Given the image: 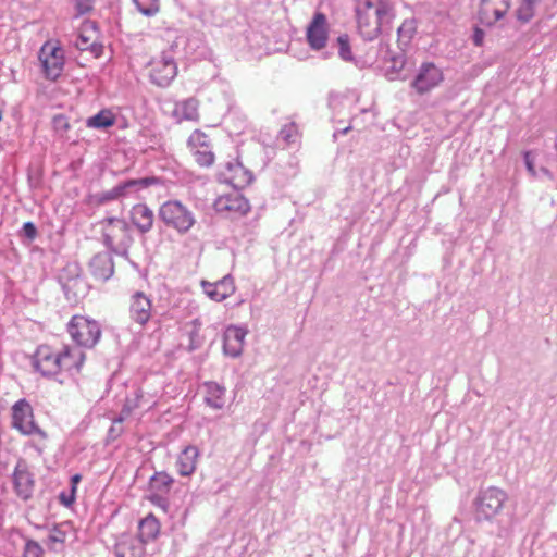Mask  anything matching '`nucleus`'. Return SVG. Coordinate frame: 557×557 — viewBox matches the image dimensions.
Segmentation results:
<instances>
[{"label":"nucleus","instance_id":"21","mask_svg":"<svg viewBox=\"0 0 557 557\" xmlns=\"http://www.w3.org/2000/svg\"><path fill=\"white\" fill-rule=\"evenodd\" d=\"M246 331L237 326H228L224 333L223 349L231 357L242 354Z\"/></svg>","mask_w":557,"mask_h":557},{"label":"nucleus","instance_id":"6","mask_svg":"<svg viewBox=\"0 0 557 557\" xmlns=\"http://www.w3.org/2000/svg\"><path fill=\"white\" fill-rule=\"evenodd\" d=\"M12 428L23 435H38L47 440V433L35 421L34 410L26 399H20L12 406Z\"/></svg>","mask_w":557,"mask_h":557},{"label":"nucleus","instance_id":"5","mask_svg":"<svg viewBox=\"0 0 557 557\" xmlns=\"http://www.w3.org/2000/svg\"><path fill=\"white\" fill-rule=\"evenodd\" d=\"M214 210L226 218H240L250 211V203L238 188L221 193L213 202Z\"/></svg>","mask_w":557,"mask_h":557},{"label":"nucleus","instance_id":"33","mask_svg":"<svg viewBox=\"0 0 557 557\" xmlns=\"http://www.w3.org/2000/svg\"><path fill=\"white\" fill-rule=\"evenodd\" d=\"M188 147L190 148V150H195L198 148H208V136L199 129L194 131L188 138Z\"/></svg>","mask_w":557,"mask_h":557},{"label":"nucleus","instance_id":"43","mask_svg":"<svg viewBox=\"0 0 557 557\" xmlns=\"http://www.w3.org/2000/svg\"><path fill=\"white\" fill-rule=\"evenodd\" d=\"M81 480V475L76 474L72 478V482L75 485Z\"/></svg>","mask_w":557,"mask_h":557},{"label":"nucleus","instance_id":"42","mask_svg":"<svg viewBox=\"0 0 557 557\" xmlns=\"http://www.w3.org/2000/svg\"><path fill=\"white\" fill-rule=\"evenodd\" d=\"M148 499L154 504L156 506L161 507L163 510H166V502L163 497L158 495V493L151 494Z\"/></svg>","mask_w":557,"mask_h":557},{"label":"nucleus","instance_id":"13","mask_svg":"<svg viewBox=\"0 0 557 557\" xmlns=\"http://www.w3.org/2000/svg\"><path fill=\"white\" fill-rule=\"evenodd\" d=\"M13 490L18 498L28 500L35 490L34 474L25 460H18L12 473Z\"/></svg>","mask_w":557,"mask_h":557},{"label":"nucleus","instance_id":"45","mask_svg":"<svg viewBox=\"0 0 557 557\" xmlns=\"http://www.w3.org/2000/svg\"><path fill=\"white\" fill-rule=\"evenodd\" d=\"M3 119V114H2V111L0 110V122L2 121Z\"/></svg>","mask_w":557,"mask_h":557},{"label":"nucleus","instance_id":"28","mask_svg":"<svg viewBox=\"0 0 557 557\" xmlns=\"http://www.w3.org/2000/svg\"><path fill=\"white\" fill-rule=\"evenodd\" d=\"M206 403L214 409L223 408L225 404V389L216 383H207Z\"/></svg>","mask_w":557,"mask_h":557},{"label":"nucleus","instance_id":"3","mask_svg":"<svg viewBox=\"0 0 557 557\" xmlns=\"http://www.w3.org/2000/svg\"><path fill=\"white\" fill-rule=\"evenodd\" d=\"M160 220L168 226L183 235L196 224V218L187 206L178 200H168L159 209Z\"/></svg>","mask_w":557,"mask_h":557},{"label":"nucleus","instance_id":"10","mask_svg":"<svg viewBox=\"0 0 557 557\" xmlns=\"http://www.w3.org/2000/svg\"><path fill=\"white\" fill-rule=\"evenodd\" d=\"M511 8V0H481L478 20L485 27H493L503 22Z\"/></svg>","mask_w":557,"mask_h":557},{"label":"nucleus","instance_id":"37","mask_svg":"<svg viewBox=\"0 0 557 557\" xmlns=\"http://www.w3.org/2000/svg\"><path fill=\"white\" fill-rule=\"evenodd\" d=\"M413 32L414 28L412 23L407 21L404 22L398 28V40H404V42L407 44L411 39Z\"/></svg>","mask_w":557,"mask_h":557},{"label":"nucleus","instance_id":"7","mask_svg":"<svg viewBox=\"0 0 557 557\" xmlns=\"http://www.w3.org/2000/svg\"><path fill=\"white\" fill-rule=\"evenodd\" d=\"M39 61L48 79H57L64 69V51L57 40H48L39 51Z\"/></svg>","mask_w":557,"mask_h":557},{"label":"nucleus","instance_id":"41","mask_svg":"<svg viewBox=\"0 0 557 557\" xmlns=\"http://www.w3.org/2000/svg\"><path fill=\"white\" fill-rule=\"evenodd\" d=\"M23 232L29 239H34L37 236V228L32 222H26L23 225Z\"/></svg>","mask_w":557,"mask_h":557},{"label":"nucleus","instance_id":"39","mask_svg":"<svg viewBox=\"0 0 557 557\" xmlns=\"http://www.w3.org/2000/svg\"><path fill=\"white\" fill-rule=\"evenodd\" d=\"M42 549L36 542L29 541L24 548L23 557H41Z\"/></svg>","mask_w":557,"mask_h":557},{"label":"nucleus","instance_id":"11","mask_svg":"<svg viewBox=\"0 0 557 557\" xmlns=\"http://www.w3.org/2000/svg\"><path fill=\"white\" fill-rule=\"evenodd\" d=\"M444 79V75L441 69H438L434 63L426 62L423 63L417 76L411 82V87L419 94L423 95L435 87H437Z\"/></svg>","mask_w":557,"mask_h":557},{"label":"nucleus","instance_id":"20","mask_svg":"<svg viewBox=\"0 0 557 557\" xmlns=\"http://www.w3.org/2000/svg\"><path fill=\"white\" fill-rule=\"evenodd\" d=\"M129 220L140 233H147L152 228L154 214L147 205L136 203L129 210Z\"/></svg>","mask_w":557,"mask_h":557},{"label":"nucleus","instance_id":"22","mask_svg":"<svg viewBox=\"0 0 557 557\" xmlns=\"http://www.w3.org/2000/svg\"><path fill=\"white\" fill-rule=\"evenodd\" d=\"M199 457V450L196 446L189 445L185 447L176 459V468L177 472L182 476H189L191 475L197 467Z\"/></svg>","mask_w":557,"mask_h":557},{"label":"nucleus","instance_id":"2","mask_svg":"<svg viewBox=\"0 0 557 557\" xmlns=\"http://www.w3.org/2000/svg\"><path fill=\"white\" fill-rule=\"evenodd\" d=\"M391 12V5L383 0H358L357 23L361 36L367 40L376 38Z\"/></svg>","mask_w":557,"mask_h":557},{"label":"nucleus","instance_id":"25","mask_svg":"<svg viewBox=\"0 0 557 557\" xmlns=\"http://www.w3.org/2000/svg\"><path fill=\"white\" fill-rule=\"evenodd\" d=\"M539 0H518L513 14L520 24H528L536 13Z\"/></svg>","mask_w":557,"mask_h":557},{"label":"nucleus","instance_id":"18","mask_svg":"<svg viewBox=\"0 0 557 557\" xmlns=\"http://www.w3.org/2000/svg\"><path fill=\"white\" fill-rule=\"evenodd\" d=\"M202 288L206 295L214 301L226 299L233 295L236 289L234 280L230 275L224 276L215 283L202 282Z\"/></svg>","mask_w":557,"mask_h":557},{"label":"nucleus","instance_id":"23","mask_svg":"<svg viewBox=\"0 0 557 557\" xmlns=\"http://www.w3.org/2000/svg\"><path fill=\"white\" fill-rule=\"evenodd\" d=\"M224 176L225 181L232 186V188L238 189L250 184L252 181L251 173L246 170L239 162L227 163Z\"/></svg>","mask_w":557,"mask_h":557},{"label":"nucleus","instance_id":"40","mask_svg":"<svg viewBox=\"0 0 557 557\" xmlns=\"http://www.w3.org/2000/svg\"><path fill=\"white\" fill-rule=\"evenodd\" d=\"M485 33L482 28L475 27L472 36L473 44L476 47H482L484 44Z\"/></svg>","mask_w":557,"mask_h":557},{"label":"nucleus","instance_id":"29","mask_svg":"<svg viewBox=\"0 0 557 557\" xmlns=\"http://www.w3.org/2000/svg\"><path fill=\"white\" fill-rule=\"evenodd\" d=\"M173 482V478L166 472H157L150 479L149 485L151 491L160 494H166L171 490Z\"/></svg>","mask_w":557,"mask_h":557},{"label":"nucleus","instance_id":"19","mask_svg":"<svg viewBox=\"0 0 557 557\" xmlns=\"http://www.w3.org/2000/svg\"><path fill=\"white\" fill-rule=\"evenodd\" d=\"M151 300L141 292H137L131 300L129 312L134 321L140 325L146 324L151 318Z\"/></svg>","mask_w":557,"mask_h":557},{"label":"nucleus","instance_id":"30","mask_svg":"<svg viewBox=\"0 0 557 557\" xmlns=\"http://www.w3.org/2000/svg\"><path fill=\"white\" fill-rule=\"evenodd\" d=\"M158 183H159V180L154 176L138 178V180H128V181L120 184L119 186H116L114 188V191L116 193L117 196H122L125 194V191L128 188H132V187L148 188L149 186L156 185Z\"/></svg>","mask_w":557,"mask_h":557},{"label":"nucleus","instance_id":"26","mask_svg":"<svg viewBox=\"0 0 557 557\" xmlns=\"http://www.w3.org/2000/svg\"><path fill=\"white\" fill-rule=\"evenodd\" d=\"M71 529L72 528L67 522L51 528L47 539V545L49 548L57 550L60 546H62L65 543Z\"/></svg>","mask_w":557,"mask_h":557},{"label":"nucleus","instance_id":"1","mask_svg":"<svg viewBox=\"0 0 557 557\" xmlns=\"http://www.w3.org/2000/svg\"><path fill=\"white\" fill-rule=\"evenodd\" d=\"M85 358V354L79 348L69 345L57 348L44 344L34 352L32 366L42 376L52 377L61 372L79 371Z\"/></svg>","mask_w":557,"mask_h":557},{"label":"nucleus","instance_id":"9","mask_svg":"<svg viewBox=\"0 0 557 557\" xmlns=\"http://www.w3.org/2000/svg\"><path fill=\"white\" fill-rule=\"evenodd\" d=\"M104 244L110 248L126 246L131 242L129 226L120 218H107L100 222Z\"/></svg>","mask_w":557,"mask_h":557},{"label":"nucleus","instance_id":"14","mask_svg":"<svg viewBox=\"0 0 557 557\" xmlns=\"http://www.w3.org/2000/svg\"><path fill=\"white\" fill-rule=\"evenodd\" d=\"M308 45L313 50H321L326 46L329 38V24L325 14L317 12L306 30Z\"/></svg>","mask_w":557,"mask_h":557},{"label":"nucleus","instance_id":"34","mask_svg":"<svg viewBox=\"0 0 557 557\" xmlns=\"http://www.w3.org/2000/svg\"><path fill=\"white\" fill-rule=\"evenodd\" d=\"M281 139L286 144L295 143L299 137V131L295 123L284 125L280 132Z\"/></svg>","mask_w":557,"mask_h":557},{"label":"nucleus","instance_id":"15","mask_svg":"<svg viewBox=\"0 0 557 557\" xmlns=\"http://www.w3.org/2000/svg\"><path fill=\"white\" fill-rule=\"evenodd\" d=\"M98 29L94 22L85 21L79 29L75 46L81 51H90L95 58L102 52V46L98 42Z\"/></svg>","mask_w":557,"mask_h":557},{"label":"nucleus","instance_id":"44","mask_svg":"<svg viewBox=\"0 0 557 557\" xmlns=\"http://www.w3.org/2000/svg\"><path fill=\"white\" fill-rule=\"evenodd\" d=\"M527 165H528L529 171L534 172L533 165L530 162H528Z\"/></svg>","mask_w":557,"mask_h":557},{"label":"nucleus","instance_id":"17","mask_svg":"<svg viewBox=\"0 0 557 557\" xmlns=\"http://www.w3.org/2000/svg\"><path fill=\"white\" fill-rule=\"evenodd\" d=\"M199 107V100L194 97L177 101L174 104L172 116L177 123L197 122L200 117Z\"/></svg>","mask_w":557,"mask_h":557},{"label":"nucleus","instance_id":"46","mask_svg":"<svg viewBox=\"0 0 557 557\" xmlns=\"http://www.w3.org/2000/svg\"><path fill=\"white\" fill-rule=\"evenodd\" d=\"M42 449H44V448H41V447H37V450H38L39 453H41V451H42Z\"/></svg>","mask_w":557,"mask_h":557},{"label":"nucleus","instance_id":"16","mask_svg":"<svg viewBox=\"0 0 557 557\" xmlns=\"http://www.w3.org/2000/svg\"><path fill=\"white\" fill-rule=\"evenodd\" d=\"M145 542L138 536L121 534L115 544V553L119 557H141L145 553Z\"/></svg>","mask_w":557,"mask_h":557},{"label":"nucleus","instance_id":"36","mask_svg":"<svg viewBox=\"0 0 557 557\" xmlns=\"http://www.w3.org/2000/svg\"><path fill=\"white\" fill-rule=\"evenodd\" d=\"M337 44H338V53H339L341 58L345 61H351L352 52L350 49L348 35H341L337 38Z\"/></svg>","mask_w":557,"mask_h":557},{"label":"nucleus","instance_id":"35","mask_svg":"<svg viewBox=\"0 0 557 557\" xmlns=\"http://www.w3.org/2000/svg\"><path fill=\"white\" fill-rule=\"evenodd\" d=\"M52 126L57 134L64 137L71 128L69 117L63 114L54 115L52 119Z\"/></svg>","mask_w":557,"mask_h":557},{"label":"nucleus","instance_id":"24","mask_svg":"<svg viewBox=\"0 0 557 557\" xmlns=\"http://www.w3.org/2000/svg\"><path fill=\"white\" fill-rule=\"evenodd\" d=\"M160 531L161 524L152 513L147 515L138 523V535L145 543L154 541Z\"/></svg>","mask_w":557,"mask_h":557},{"label":"nucleus","instance_id":"38","mask_svg":"<svg viewBox=\"0 0 557 557\" xmlns=\"http://www.w3.org/2000/svg\"><path fill=\"white\" fill-rule=\"evenodd\" d=\"M95 0H75V15L81 16L90 12Z\"/></svg>","mask_w":557,"mask_h":557},{"label":"nucleus","instance_id":"31","mask_svg":"<svg viewBox=\"0 0 557 557\" xmlns=\"http://www.w3.org/2000/svg\"><path fill=\"white\" fill-rule=\"evenodd\" d=\"M138 11L146 16H153L160 11V0H133Z\"/></svg>","mask_w":557,"mask_h":557},{"label":"nucleus","instance_id":"12","mask_svg":"<svg viewBox=\"0 0 557 557\" xmlns=\"http://www.w3.org/2000/svg\"><path fill=\"white\" fill-rule=\"evenodd\" d=\"M507 499V494L497 487L485 490L478 502L476 511L484 519L494 518L503 508Z\"/></svg>","mask_w":557,"mask_h":557},{"label":"nucleus","instance_id":"8","mask_svg":"<svg viewBox=\"0 0 557 557\" xmlns=\"http://www.w3.org/2000/svg\"><path fill=\"white\" fill-rule=\"evenodd\" d=\"M148 74L154 85L169 86L177 75V65L173 55L162 52L153 57L148 64Z\"/></svg>","mask_w":557,"mask_h":557},{"label":"nucleus","instance_id":"32","mask_svg":"<svg viewBox=\"0 0 557 557\" xmlns=\"http://www.w3.org/2000/svg\"><path fill=\"white\" fill-rule=\"evenodd\" d=\"M193 151V156L195 161L200 166H210L214 162V154L213 152L208 148H198Z\"/></svg>","mask_w":557,"mask_h":557},{"label":"nucleus","instance_id":"4","mask_svg":"<svg viewBox=\"0 0 557 557\" xmlns=\"http://www.w3.org/2000/svg\"><path fill=\"white\" fill-rule=\"evenodd\" d=\"M71 338L81 347L92 348L101 337L99 323L88 317L75 314L67 323Z\"/></svg>","mask_w":557,"mask_h":557},{"label":"nucleus","instance_id":"27","mask_svg":"<svg viewBox=\"0 0 557 557\" xmlns=\"http://www.w3.org/2000/svg\"><path fill=\"white\" fill-rule=\"evenodd\" d=\"M116 116L115 114L108 109L101 110L96 115L90 116L86 120V126L88 128H108L115 124Z\"/></svg>","mask_w":557,"mask_h":557}]
</instances>
